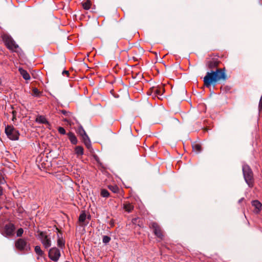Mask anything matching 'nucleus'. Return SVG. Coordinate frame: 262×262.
<instances>
[{"label":"nucleus","mask_w":262,"mask_h":262,"mask_svg":"<svg viewBox=\"0 0 262 262\" xmlns=\"http://www.w3.org/2000/svg\"><path fill=\"white\" fill-rule=\"evenodd\" d=\"M226 79V74L224 69H218L215 71L207 72L204 77V82L207 88L211 84L215 85V83L221 80Z\"/></svg>","instance_id":"1"},{"label":"nucleus","mask_w":262,"mask_h":262,"mask_svg":"<svg viewBox=\"0 0 262 262\" xmlns=\"http://www.w3.org/2000/svg\"><path fill=\"white\" fill-rule=\"evenodd\" d=\"M16 248L24 253L29 252L31 250L30 245L26 238H18L15 243Z\"/></svg>","instance_id":"2"},{"label":"nucleus","mask_w":262,"mask_h":262,"mask_svg":"<svg viewBox=\"0 0 262 262\" xmlns=\"http://www.w3.org/2000/svg\"><path fill=\"white\" fill-rule=\"evenodd\" d=\"M243 172L245 180L249 187L253 186V173L247 165L243 166Z\"/></svg>","instance_id":"3"},{"label":"nucleus","mask_w":262,"mask_h":262,"mask_svg":"<svg viewBox=\"0 0 262 262\" xmlns=\"http://www.w3.org/2000/svg\"><path fill=\"white\" fill-rule=\"evenodd\" d=\"M3 40L7 47L12 52H17L18 46L15 43L13 38L7 34L3 35Z\"/></svg>","instance_id":"4"},{"label":"nucleus","mask_w":262,"mask_h":262,"mask_svg":"<svg viewBox=\"0 0 262 262\" xmlns=\"http://www.w3.org/2000/svg\"><path fill=\"white\" fill-rule=\"evenodd\" d=\"M5 133L8 137L12 140H17L19 138V133L13 126L7 125L5 127Z\"/></svg>","instance_id":"5"},{"label":"nucleus","mask_w":262,"mask_h":262,"mask_svg":"<svg viewBox=\"0 0 262 262\" xmlns=\"http://www.w3.org/2000/svg\"><path fill=\"white\" fill-rule=\"evenodd\" d=\"M165 91L163 85L158 86L156 88H152L147 94L152 95V97H157L159 99H162V96Z\"/></svg>","instance_id":"6"},{"label":"nucleus","mask_w":262,"mask_h":262,"mask_svg":"<svg viewBox=\"0 0 262 262\" xmlns=\"http://www.w3.org/2000/svg\"><path fill=\"white\" fill-rule=\"evenodd\" d=\"M38 236L45 248H48L51 246L50 238L45 232H40Z\"/></svg>","instance_id":"7"},{"label":"nucleus","mask_w":262,"mask_h":262,"mask_svg":"<svg viewBox=\"0 0 262 262\" xmlns=\"http://www.w3.org/2000/svg\"><path fill=\"white\" fill-rule=\"evenodd\" d=\"M60 256V250L57 248H52L50 249L49 251V258L55 261L58 260Z\"/></svg>","instance_id":"8"},{"label":"nucleus","mask_w":262,"mask_h":262,"mask_svg":"<svg viewBox=\"0 0 262 262\" xmlns=\"http://www.w3.org/2000/svg\"><path fill=\"white\" fill-rule=\"evenodd\" d=\"M150 227L154 229L155 234L159 238L162 239L163 235L158 224L156 223H152Z\"/></svg>","instance_id":"9"},{"label":"nucleus","mask_w":262,"mask_h":262,"mask_svg":"<svg viewBox=\"0 0 262 262\" xmlns=\"http://www.w3.org/2000/svg\"><path fill=\"white\" fill-rule=\"evenodd\" d=\"M15 227L13 224H9L6 225L5 227V232L7 236H11L13 234Z\"/></svg>","instance_id":"10"},{"label":"nucleus","mask_w":262,"mask_h":262,"mask_svg":"<svg viewBox=\"0 0 262 262\" xmlns=\"http://www.w3.org/2000/svg\"><path fill=\"white\" fill-rule=\"evenodd\" d=\"M86 215L84 212H82L79 217V222L81 226H85L88 224L86 221Z\"/></svg>","instance_id":"11"},{"label":"nucleus","mask_w":262,"mask_h":262,"mask_svg":"<svg viewBox=\"0 0 262 262\" xmlns=\"http://www.w3.org/2000/svg\"><path fill=\"white\" fill-rule=\"evenodd\" d=\"M18 71L24 79L26 80L30 79V76L26 70L23 69L22 68H19Z\"/></svg>","instance_id":"12"},{"label":"nucleus","mask_w":262,"mask_h":262,"mask_svg":"<svg viewBox=\"0 0 262 262\" xmlns=\"http://www.w3.org/2000/svg\"><path fill=\"white\" fill-rule=\"evenodd\" d=\"M252 205L255 208V210L254 211L256 213H258L261 209V203L259 201H258L257 200H255V201H252Z\"/></svg>","instance_id":"13"},{"label":"nucleus","mask_w":262,"mask_h":262,"mask_svg":"<svg viewBox=\"0 0 262 262\" xmlns=\"http://www.w3.org/2000/svg\"><path fill=\"white\" fill-rule=\"evenodd\" d=\"M68 137H69V139L70 141V142H71L72 144H76L77 143V138L76 137V136H75V135L72 133V132H69L68 134H67Z\"/></svg>","instance_id":"14"},{"label":"nucleus","mask_w":262,"mask_h":262,"mask_svg":"<svg viewBox=\"0 0 262 262\" xmlns=\"http://www.w3.org/2000/svg\"><path fill=\"white\" fill-rule=\"evenodd\" d=\"M36 122L39 123L48 124L49 122L46 118L43 116H38L36 118Z\"/></svg>","instance_id":"15"},{"label":"nucleus","mask_w":262,"mask_h":262,"mask_svg":"<svg viewBox=\"0 0 262 262\" xmlns=\"http://www.w3.org/2000/svg\"><path fill=\"white\" fill-rule=\"evenodd\" d=\"M82 139L86 147L88 148H90L91 147V143L89 137L88 136H85V137H83Z\"/></svg>","instance_id":"16"},{"label":"nucleus","mask_w":262,"mask_h":262,"mask_svg":"<svg viewBox=\"0 0 262 262\" xmlns=\"http://www.w3.org/2000/svg\"><path fill=\"white\" fill-rule=\"evenodd\" d=\"M82 5L84 9L89 10L90 9L91 7V1L89 0L84 1L82 2Z\"/></svg>","instance_id":"17"},{"label":"nucleus","mask_w":262,"mask_h":262,"mask_svg":"<svg viewBox=\"0 0 262 262\" xmlns=\"http://www.w3.org/2000/svg\"><path fill=\"white\" fill-rule=\"evenodd\" d=\"M134 208V206L130 203H125L124 204V209L127 212H130Z\"/></svg>","instance_id":"18"},{"label":"nucleus","mask_w":262,"mask_h":262,"mask_svg":"<svg viewBox=\"0 0 262 262\" xmlns=\"http://www.w3.org/2000/svg\"><path fill=\"white\" fill-rule=\"evenodd\" d=\"M75 152L77 155H82L83 154V148L82 146H78L75 148Z\"/></svg>","instance_id":"19"},{"label":"nucleus","mask_w":262,"mask_h":262,"mask_svg":"<svg viewBox=\"0 0 262 262\" xmlns=\"http://www.w3.org/2000/svg\"><path fill=\"white\" fill-rule=\"evenodd\" d=\"M78 133L82 137V138L83 137H85V136H88L83 129V128L80 126L78 129Z\"/></svg>","instance_id":"20"},{"label":"nucleus","mask_w":262,"mask_h":262,"mask_svg":"<svg viewBox=\"0 0 262 262\" xmlns=\"http://www.w3.org/2000/svg\"><path fill=\"white\" fill-rule=\"evenodd\" d=\"M193 150L196 153L200 152L202 150L201 146L199 144H195L192 146Z\"/></svg>","instance_id":"21"},{"label":"nucleus","mask_w":262,"mask_h":262,"mask_svg":"<svg viewBox=\"0 0 262 262\" xmlns=\"http://www.w3.org/2000/svg\"><path fill=\"white\" fill-rule=\"evenodd\" d=\"M217 62L215 61H210L208 63V68L212 69L217 66Z\"/></svg>","instance_id":"22"},{"label":"nucleus","mask_w":262,"mask_h":262,"mask_svg":"<svg viewBox=\"0 0 262 262\" xmlns=\"http://www.w3.org/2000/svg\"><path fill=\"white\" fill-rule=\"evenodd\" d=\"M35 251L37 254L41 256L43 254V251L41 250L40 247L36 246L35 247Z\"/></svg>","instance_id":"23"},{"label":"nucleus","mask_w":262,"mask_h":262,"mask_svg":"<svg viewBox=\"0 0 262 262\" xmlns=\"http://www.w3.org/2000/svg\"><path fill=\"white\" fill-rule=\"evenodd\" d=\"M57 245L61 248H62L64 246V242L62 238H58L57 240Z\"/></svg>","instance_id":"24"},{"label":"nucleus","mask_w":262,"mask_h":262,"mask_svg":"<svg viewBox=\"0 0 262 262\" xmlns=\"http://www.w3.org/2000/svg\"><path fill=\"white\" fill-rule=\"evenodd\" d=\"M40 92L37 88H33L32 90V95L33 96L38 97L40 95Z\"/></svg>","instance_id":"25"},{"label":"nucleus","mask_w":262,"mask_h":262,"mask_svg":"<svg viewBox=\"0 0 262 262\" xmlns=\"http://www.w3.org/2000/svg\"><path fill=\"white\" fill-rule=\"evenodd\" d=\"M111 241V237L107 235H104L103 236L102 238V242L104 244H107L108 243Z\"/></svg>","instance_id":"26"},{"label":"nucleus","mask_w":262,"mask_h":262,"mask_svg":"<svg viewBox=\"0 0 262 262\" xmlns=\"http://www.w3.org/2000/svg\"><path fill=\"white\" fill-rule=\"evenodd\" d=\"M101 195L103 196V197H105V198H106V197H108V195H109V192L108 191L106 190V189H102L101 191Z\"/></svg>","instance_id":"27"},{"label":"nucleus","mask_w":262,"mask_h":262,"mask_svg":"<svg viewBox=\"0 0 262 262\" xmlns=\"http://www.w3.org/2000/svg\"><path fill=\"white\" fill-rule=\"evenodd\" d=\"M58 132L62 134V135H65L66 132V130L64 129V128L62 127H59L58 128Z\"/></svg>","instance_id":"28"},{"label":"nucleus","mask_w":262,"mask_h":262,"mask_svg":"<svg viewBox=\"0 0 262 262\" xmlns=\"http://www.w3.org/2000/svg\"><path fill=\"white\" fill-rule=\"evenodd\" d=\"M24 230L23 228H19L17 231L16 235L17 236L20 237L21 236L22 234H23Z\"/></svg>","instance_id":"29"},{"label":"nucleus","mask_w":262,"mask_h":262,"mask_svg":"<svg viewBox=\"0 0 262 262\" xmlns=\"http://www.w3.org/2000/svg\"><path fill=\"white\" fill-rule=\"evenodd\" d=\"M61 112V113L62 114H63L64 115H65L66 116H69L70 114V112H67L66 110H62Z\"/></svg>","instance_id":"30"},{"label":"nucleus","mask_w":262,"mask_h":262,"mask_svg":"<svg viewBox=\"0 0 262 262\" xmlns=\"http://www.w3.org/2000/svg\"><path fill=\"white\" fill-rule=\"evenodd\" d=\"M67 75V76H69V72L68 71H67V70H64L63 72H62V75Z\"/></svg>","instance_id":"31"},{"label":"nucleus","mask_w":262,"mask_h":262,"mask_svg":"<svg viewBox=\"0 0 262 262\" xmlns=\"http://www.w3.org/2000/svg\"><path fill=\"white\" fill-rule=\"evenodd\" d=\"M12 115H13V116H16V112L15 111H12Z\"/></svg>","instance_id":"32"},{"label":"nucleus","mask_w":262,"mask_h":262,"mask_svg":"<svg viewBox=\"0 0 262 262\" xmlns=\"http://www.w3.org/2000/svg\"><path fill=\"white\" fill-rule=\"evenodd\" d=\"M244 200V198H241L238 200V203H241Z\"/></svg>","instance_id":"33"},{"label":"nucleus","mask_w":262,"mask_h":262,"mask_svg":"<svg viewBox=\"0 0 262 262\" xmlns=\"http://www.w3.org/2000/svg\"><path fill=\"white\" fill-rule=\"evenodd\" d=\"M16 119V116H13L12 120V121H14V120H15Z\"/></svg>","instance_id":"34"},{"label":"nucleus","mask_w":262,"mask_h":262,"mask_svg":"<svg viewBox=\"0 0 262 262\" xmlns=\"http://www.w3.org/2000/svg\"><path fill=\"white\" fill-rule=\"evenodd\" d=\"M183 92H185V90L184 89L183 90Z\"/></svg>","instance_id":"35"}]
</instances>
